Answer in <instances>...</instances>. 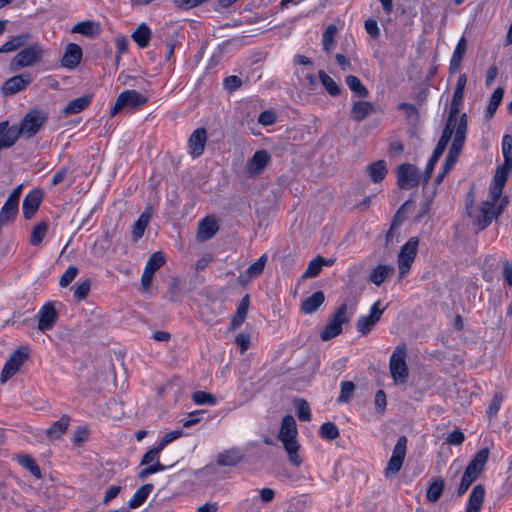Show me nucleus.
Returning a JSON list of instances; mask_svg holds the SVG:
<instances>
[{"label":"nucleus","mask_w":512,"mask_h":512,"mask_svg":"<svg viewBox=\"0 0 512 512\" xmlns=\"http://www.w3.org/2000/svg\"><path fill=\"white\" fill-rule=\"evenodd\" d=\"M485 498V486L477 484L473 487L465 508V512H480Z\"/></svg>","instance_id":"obj_22"},{"label":"nucleus","mask_w":512,"mask_h":512,"mask_svg":"<svg viewBox=\"0 0 512 512\" xmlns=\"http://www.w3.org/2000/svg\"><path fill=\"white\" fill-rule=\"evenodd\" d=\"M406 355V346L403 344L398 345L390 357V373L396 384H403L408 378V366L405 361Z\"/></svg>","instance_id":"obj_7"},{"label":"nucleus","mask_w":512,"mask_h":512,"mask_svg":"<svg viewBox=\"0 0 512 512\" xmlns=\"http://www.w3.org/2000/svg\"><path fill=\"white\" fill-rule=\"evenodd\" d=\"M396 176L398 187L404 190L417 187L421 181L418 168L410 163L400 164L396 169Z\"/></svg>","instance_id":"obj_9"},{"label":"nucleus","mask_w":512,"mask_h":512,"mask_svg":"<svg viewBox=\"0 0 512 512\" xmlns=\"http://www.w3.org/2000/svg\"><path fill=\"white\" fill-rule=\"evenodd\" d=\"M503 399H504V396L500 392H498L494 395V397L489 405V408L487 410V415L489 418L496 417V415L501 407V404L503 402Z\"/></svg>","instance_id":"obj_57"},{"label":"nucleus","mask_w":512,"mask_h":512,"mask_svg":"<svg viewBox=\"0 0 512 512\" xmlns=\"http://www.w3.org/2000/svg\"><path fill=\"white\" fill-rule=\"evenodd\" d=\"M72 32L91 37V36L99 34L100 25H99V23H97L95 21H91V20L83 21V22L77 23L72 28Z\"/></svg>","instance_id":"obj_38"},{"label":"nucleus","mask_w":512,"mask_h":512,"mask_svg":"<svg viewBox=\"0 0 512 512\" xmlns=\"http://www.w3.org/2000/svg\"><path fill=\"white\" fill-rule=\"evenodd\" d=\"M492 198L483 201L478 208H473L472 203L466 205L468 217L472 220L473 225L477 226L478 230H484L488 227L492 220L495 218V204Z\"/></svg>","instance_id":"obj_4"},{"label":"nucleus","mask_w":512,"mask_h":512,"mask_svg":"<svg viewBox=\"0 0 512 512\" xmlns=\"http://www.w3.org/2000/svg\"><path fill=\"white\" fill-rule=\"evenodd\" d=\"M209 0H173L175 6L182 10H190L194 7L200 6Z\"/></svg>","instance_id":"obj_59"},{"label":"nucleus","mask_w":512,"mask_h":512,"mask_svg":"<svg viewBox=\"0 0 512 512\" xmlns=\"http://www.w3.org/2000/svg\"><path fill=\"white\" fill-rule=\"evenodd\" d=\"M467 134V115L464 114L461 117L459 126L457 127L456 134L453 138L451 147L449 149L448 155L445 159V162L442 166V171L444 173H449L454 165L456 164L458 157L463 149L465 139Z\"/></svg>","instance_id":"obj_3"},{"label":"nucleus","mask_w":512,"mask_h":512,"mask_svg":"<svg viewBox=\"0 0 512 512\" xmlns=\"http://www.w3.org/2000/svg\"><path fill=\"white\" fill-rule=\"evenodd\" d=\"M466 82H467L466 74H461L458 78V81H457V84H456V87H455V90H454V93L452 96L450 108L460 110V107H461V104L463 101V97H464V89L466 86Z\"/></svg>","instance_id":"obj_37"},{"label":"nucleus","mask_w":512,"mask_h":512,"mask_svg":"<svg viewBox=\"0 0 512 512\" xmlns=\"http://www.w3.org/2000/svg\"><path fill=\"white\" fill-rule=\"evenodd\" d=\"M346 85L359 98H367L369 96L368 89L362 84L360 79L354 75H348L345 78Z\"/></svg>","instance_id":"obj_40"},{"label":"nucleus","mask_w":512,"mask_h":512,"mask_svg":"<svg viewBox=\"0 0 512 512\" xmlns=\"http://www.w3.org/2000/svg\"><path fill=\"white\" fill-rule=\"evenodd\" d=\"M242 460V454L237 448L224 450L217 456L218 466H235Z\"/></svg>","instance_id":"obj_31"},{"label":"nucleus","mask_w":512,"mask_h":512,"mask_svg":"<svg viewBox=\"0 0 512 512\" xmlns=\"http://www.w3.org/2000/svg\"><path fill=\"white\" fill-rule=\"evenodd\" d=\"M250 304V297L246 294L240 301L236 313L231 320V329L238 328L246 319Z\"/></svg>","instance_id":"obj_34"},{"label":"nucleus","mask_w":512,"mask_h":512,"mask_svg":"<svg viewBox=\"0 0 512 512\" xmlns=\"http://www.w3.org/2000/svg\"><path fill=\"white\" fill-rule=\"evenodd\" d=\"M325 296L322 291L314 292L310 297L303 300L301 310L305 314L314 313L324 302Z\"/></svg>","instance_id":"obj_33"},{"label":"nucleus","mask_w":512,"mask_h":512,"mask_svg":"<svg viewBox=\"0 0 512 512\" xmlns=\"http://www.w3.org/2000/svg\"><path fill=\"white\" fill-rule=\"evenodd\" d=\"M503 95H504L503 88L498 87L497 89L494 90L493 94L490 97V100H489V103H488V106L486 109L485 117L487 119H491L494 116L497 108L499 107V105L502 101Z\"/></svg>","instance_id":"obj_46"},{"label":"nucleus","mask_w":512,"mask_h":512,"mask_svg":"<svg viewBox=\"0 0 512 512\" xmlns=\"http://www.w3.org/2000/svg\"><path fill=\"white\" fill-rule=\"evenodd\" d=\"M502 154L503 164L505 166H512V136L509 134L504 135L502 139Z\"/></svg>","instance_id":"obj_52"},{"label":"nucleus","mask_w":512,"mask_h":512,"mask_svg":"<svg viewBox=\"0 0 512 512\" xmlns=\"http://www.w3.org/2000/svg\"><path fill=\"white\" fill-rule=\"evenodd\" d=\"M419 246V238L411 237L400 249L397 256V263L399 269V281L406 278L409 270L416 258Z\"/></svg>","instance_id":"obj_5"},{"label":"nucleus","mask_w":512,"mask_h":512,"mask_svg":"<svg viewBox=\"0 0 512 512\" xmlns=\"http://www.w3.org/2000/svg\"><path fill=\"white\" fill-rule=\"evenodd\" d=\"M445 487L443 478L437 477L428 487L426 492V498L428 502L435 503L441 497Z\"/></svg>","instance_id":"obj_41"},{"label":"nucleus","mask_w":512,"mask_h":512,"mask_svg":"<svg viewBox=\"0 0 512 512\" xmlns=\"http://www.w3.org/2000/svg\"><path fill=\"white\" fill-rule=\"evenodd\" d=\"M58 320V313L55 309L54 302L45 303L37 314V329L40 332L51 330Z\"/></svg>","instance_id":"obj_14"},{"label":"nucleus","mask_w":512,"mask_h":512,"mask_svg":"<svg viewBox=\"0 0 512 512\" xmlns=\"http://www.w3.org/2000/svg\"><path fill=\"white\" fill-rule=\"evenodd\" d=\"M32 82L30 73H22L7 79L2 84V94L5 96L14 95L23 91Z\"/></svg>","instance_id":"obj_16"},{"label":"nucleus","mask_w":512,"mask_h":512,"mask_svg":"<svg viewBox=\"0 0 512 512\" xmlns=\"http://www.w3.org/2000/svg\"><path fill=\"white\" fill-rule=\"evenodd\" d=\"M151 218V213L148 210H145L137 219L132 227V235L134 240H138L144 234L146 227L149 224Z\"/></svg>","instance_id":"obj_43"},{"label":"nucleus","mask_w":512,"mask_h":512,"mask_svg":"<svg viewBox=\"0 0 512 512\" xmlns=\"http://www.w3.org/2000/svg\"><path fill=\"white\" fill-rule=\"evenodd\" d=\"M271 156L266 150H258L247 162V172L250 176H256L262 173L266 165L270 162Z\"/></svg>","instance_id":"obj_19"},{"label":"nucleus","mask_w":512,"mask_h":512,"mask_svg":"<svg viewBox=\"0 0 512 512\" xmlns=\"http://www.w3.org/2000/svg\"><path fill=\"white\" fill-rule=\"evenodd\" d=\"M467 50V40L464 36L458 41L450 60L449 71L455 73L459 70L463 57Z\"/></svg>","instance_id":"obj_27"},{"label":"nucleus","mask_w":512,"mask_h":512,"mask_svg":"<svg viewBox=\"0 0 512 512\" xmlns=\"http://www.w3.org/2000/svg\"><path fill=\"white\" fill-rule=\"evenodd\" d=\"M464 114L465 113L460 114V110L458 109L449 108L448 117L441 136L451 140L453 134H456L457 127L459 126L461 117Z\"/></svg>","instance_id":"obj_26"},{"label":"nucleus","mask_w":512,"mask_h":512,"mask_svg":"<svg viewBox=\"0 0 512 512\" xmlns=\"http://www.w3.org/2000/svg\"><path fill=\"white\" fill-rule=\"evenodd\" d=\"M147 103V98L135 90H126L120 93L114 106L111 108L110 115L114 117L123 108H137Z\"/></svg>","instance_id":"obj_11"},{"label":"nucleus","mask_w":512,"mask_h":512,"mask_svg":"<svg viewBox=\"0 0 512 512\" xmlns=\"http://www.w3.org/2000/svg\"><path fill=\"white\" fill-rule=\"evenodd\" d=\"M512 171V166H505L502 164L498 166L494 177L493 184L489 190V198H492L494 201H498L503 193V188L507 182L508 175Z\"/></svg>","instance_id":"obj_15"},{"label":"nucleus","mask_w":512,"mask_h":512,"mask_svg":"<svg viewBox=\"0 0 512 512\" xmlns=\"http://www.w3.org/2000/svg\"><path fill=\"white\" fill-rule=\"evenodd\" d=\"M465 440L464 433L459 430L455 429L451 433L448 434L446 438V442L451 445L459 446L461 445Z\"/></svg>","instance_id":"obj_62"},{"label":"nucleus","mask_w":512,"mask_h":512,"mask_svg":"<svg viewBox=\"0 0 512 512\" xmlns=\"http://www.w3.org/2000/svg\"><path fill=\"white\" fill-rule=\"evenodd\" d=\"M43 198V193L41 190L35 189L30 191L23 200V216L25 219H31L41 204Z\"/></svg>","instance_id":"obj_18"},{"label":"nucleus","mask_w":512,"mask_h":512,"mask_svg":"<svg viewBox=\"0 0 512 512\" xmlns=\"http://www.w3.org/2000/svg\"><path fill=\"white\" fill-rule=\"evenodd\" d=\"M407 449V438L401 436L398 438L389 459L387 466L384 470L385 477L389 478L396 475L402 468Z\"/></svg>","instance_id":"obj_10"},{"label":"nucleus","mask_w":512,"mask_h":512,"mask_svg":"<svg viewBox=\"0 0 512 512\" xmlns=\"http://www.w3.org/2000/svg\"><path fill=\"white\" fill-rule=\"evenodd\" d=\"M192 400L198 405H215L217 403L216 397L205 391H196L192 394Z\"/></svg>","instance_id":"obj_55"},{"label":"nucleus","mask_w":512,"mask_h":512,"mask_svg":"<svg viewBox=\"0 0 512 512\" xmlns=\"http://www.w3.org/2000/svg\"><path fill=\"white\" fill-rule=\"evenodd\" d=\"M381 302L376 301L371 309L368 316H362L356 323L357 331L362 335H367L373 329V327L380 321L381 316L384 312V308H380Z\"/></svg>","instance_id":"obj_13"},{"label":"nucleus","mask_w":512,"mask_h":512,"mask_svg":"<svg viewBox=\"0 0 512 512\" xmlns=\"http://www.w3.org/2000/svg\"><path fill=\"white\" fill-rule=\"evenodd\" d=\"M20 134L22 130L19 126H8V121H2V148L11 147Z\"/></svg>","instance_id":"obj_28"},{"label":"nucleus","mask_w":512,"mask_h":512,"mask_svg":"<svg viewBox=\"0 0 512 512\" xmlns=\"http://www.w3.org/2000/svg\"><path fill=\"white\" fill-rule=\"evenodd\" d=\"M354 390L355 385L353 382L343 381L341 383V391L337 401L339 403H348L352 399Z\"/></svg>","instance_id":"obj_54"},{"label":"nucleus","mask_w":512,"mask_h":512,"mask_svg":"<svg viewBox=\"0 0 512 512\" xmlns=\"http://www.w3.org/2000/svg\"><path fill=\"white\" fill-rule=\"evenodd\" d=\"M218 229L219 226L215 218L207 216L199 223L197 239L202 242L207 241L217 233Z\"/></svg>","instance_id":"obj_24"},{"label":"nucleus","mask_w":512,"mask_h":512,"mask_svg":"<svg viewBox=\"0 0 512 512\" xmlns=\"http://www.w3.org/2000/svg\"><path fill=\"white\" fill-rule=\"evenodd\" d=\"M90 287L91 284L89 280H85L82 283L78 284L74 289V298L77 301L85 299L90 292Z\"/></svg>","instance_id":"obj_58"},{"label":"nucleus","mask_w":512,"mask_h":512,"mask_svg":"<svg viewBox=\"0 0 512 512\" xmlns=\"http://www.w3.org/2000/svg\"><path fill=\"white\" fill-rule=\"evenodd\" d=\"M30 349L26 345L19 346L7 359L2 368V384L12 378L29 359Z\"/></svg>","instance_id":"obj_8"},{"label":"nucleus","mask_w":512,"mask_h":512,"mask_svg":"<svg viewBox=\"0 0 512 512\" xmlns=\"http://www.w3.org/2000/svg\"><path fill=\"white\" fill-rule=\"evenodd\" d=\"M298 418L302 421H310L311 413L307 401L301 399L297 406Z\"/></svg>","instance_id":"obj_61"},{"label":"nucleus","mask_w":512,"mask_h":512,"mask_svg":"<svg viewBox=\"0 0 512 512\" xmlns=\"http://www.w3.org/2000/svg\"><path fill=\"white\" fill-rule=\"evenodd\" d=\"M183 435V431L182 430H174V431H170L168 433H166L159 441V445L164 449V447L166 445H168L169 443H171L172 441L178 439L179 437H181Z\"/></svg>","instance_id":"obj_64"},{"label":"nucleus","mask_w":512,"mask_h":512,"mask_svg":"<svg viewBox=\"0 0 512 512\" xmlns=\"http://www.w3.org/2000/svg\"><path fill=\"white\" fill-rule=\"evenodd\" d=\"M70 417L63 415L59 420L52 423V425L46 430V435L50 440L59 439L68 428Z\"/></svg>","instance_id":"obj_32"},{"label":"nucleus","mask_w":512,"mask_h":512,"mask_svg":"<svg viewBox=\"0 0 512 512\" xmlns=\"http://www.w3.org/2000/svg\"><path fill=\"white\" fill-rule=\"evenodd\" d=\"M164 263L165 256L161 251H158L150 256L144 269L154 274Z\"/></svg>","instance_id":"obj_50"},{"label":"nucleus","mask_w":512,"mask_h":512,"mask_svg":"<svg viewBox=\"0 0 512 512\" xmlns=\"http://www.w3.org/2000/svg\"><path fill=\"white\" fill-rule=\"evenodd\" d=\"M318 75L323 87L332 97L341 94V87L325 71L320 70Z\"/></svg>","instance_id":"obj_44"},{"label":"nucleus","mask_w":512,"mask_h":512,"mask_svg":"<svg viewBox=\"0 0 512 512\" xmlns=\"http://www.w3.org/2000/svg\"><path fill=\"white\" fill-rule=\"evenodd\" d=\"M339 429L333 422H325L319 429V435L322 439L332 441L339 437Z\"/></svg>","instance_id":"obj_48"},{"label":"nucleus","mask_w":512,"mask_h":512,"mask_svg":"<svg viewBox=\"0 0 512 512\" xmlns=\"http://www.w3.org/2000/svg\"><path fill=\"white\" fill-rule=\"evenodd\" d=\"M164 469H165V466L163 464H161L159 461H156L155 464L150 465V466L142 469L139 472L138 476H139L140 479L144 480L149 475L154 474V473L159 472V471H163Z\"/></svg>","instance_id":"obj_63"},{"label":"nucleus","mask_w":512,"mask_h":512,"mask_svg":"<svg viewBox=\"0 0 512 512\" xmlns=\"http://www.w3.org/2000/svg\"><path fill=\"white\" fill-rule=\"evenodd\" d=\"M207 141V131L205 128L196 129L188 139L190 153L194 158L201 156L204 153Z\"/></svg>","instance_id":"obj_20"},{"label":"nucleus","mask_w":512,"mask_h":512,"mask_svg":"<svg viewBox=\"0 0 512 512\" xmlns=\"http://www.w3.org/2000/svg\"><path fill=\"white\" fill-rule=\"evenodd\" d=\"M78 268L76 266H69L59 279L61 287H67L77 276Z\"/></svg>","instance_id":"obj_56"},{"label":"nucleus","mask_w":512,"mask_h":512,"mask_svg":"<svg viewBox=\"0 0 512 512\" xmlns=\"http://www.w3.org/2000/svg\"><path fill=\"white\" fill-rule=\"evenodd\" d=\"M45 49L39 42L26 45L12 58L9 63V70L16 72L22 68L31 67L42 61Z\"/></svg>","instance_id":"obj_2"},{"label":"nucleus","mask_w":512,"mask_h":512,"mask_svg":"<svg viewBox=\"0 0 512 512\" xmlns=\"http://www.w3.org/2000/svg\"><path fill=\"white\" fill-rule=\"evenodd\" d=\"M163 448L157 444L156 447L148 450L142 457L141 465H147L156 460Z\"/></svg>","instance_id":"obj_60"},{"label":"nucleus","mask_w":512,"mask_h":512,"mask_svg":"<svg viewBox=\"0 0 512 512\" xmlns=\"http://www.w3.org/2000/svg\"><path fill=\"white\" fill-rule=\"evenodd\" d=\"M324 263H325V258H323L321 256H317L316 258L312 259L309 262L308 267L303 274V278L317 277L320 274V272L324 266Z\"/></svg>","instance_id":"obj_47"},{"label":"nucleus","mask_w":512,"mask_h":512,"mask_svg":"<svg viewBox=\"0 0 512 512\" xmlns=\"http://www.w3.org/2000/svg\"><path fill=\"white\" fill-rule=\"evenodd\" d=\"M267 255L263 254L257 261L252 263L247 269V274L249 276H252L253 278L259 277L265 268V265L267 263Z\"/></svg>","instance_id":"obj_53"},{"label":"nucleus","mask_w":512,"mask_h":512,"mask_svg":"<svg viewBox=\"0 0 512 512\" xmlns=\"http://www.w3.org/2000/svg\"><path fill=\"white\" fill-rule=\"evenodd\" d=\"M338 33V27L334 24H330L326 27L322 35L323 50L326 53H330L335 43V36Z\"/></svg>","instance_id":"obj_45"},{"label":"nucleus","mask_w":512,"mask_h":512,"mask_svg":"<svg viewBox=\"0 0 512 512\" xmlns=\"http://www.w3.org/2000/svg\"><path fill=\"white\" fill-rule=\"evenodd\" d=\"M19 463L37 479L41 478V470L35 460L29 455L19 456Z\"/></svg>","instance_id":"obj_51"},{"label":"nucleus","mask_w":512,"mask_h":512,"mask_svg":"<svg viewBox=\"0 0 512 512\" xmlns=\"http://www.w3.org/2000/svg\"><path fill=\"white\" fill-rule=\"evenodd\" d=\"M91 101V95H84L82 97L75 98L65 106L63 109V114L68 116L80 113L90 105Z\"/></svg>","instance_id":"obj_30"},{"label":"nucleus","mask_w":512,"mask_h":512,"mask_svg":"<svg viewBox=\"0 0 512 512\" xmlns=\"http://www.w3.org/2000/svg\"><path fill=\"white\" fill-rule=\"evenodd\" d=\"M46 119V115L40 110H32L28 112L22 119L19 126L22 130V134L27 137L34 136L45 123Z\"/></svg>","instance_id":"obj_12"},{"label":"nucleus","mask_w":512,"mask_h":512,"mask_svg":"<svg viewBox=\"0 0 512 512\" xmlns=\"http://www.w3.org/2000/svg\"><path fill=\"white\" fill-rule=\"evenodd\" d=\"M82 59V49L75 43L66 46L65 53L61 59V65L68 69L76 68Z\"/></svg>","instance_id":"obj_21"},{"label":"nucleus","mask_w":512,"mask_h":512,"mask_svg":"<svg viewBox=\"0 0 512 512\" xmlns=\"http://www.w3.org/2000/svg\"><path fill=\"white\" fill-rule=\"evenodd\" d=\"M151 29L146 23H141L132 33L131 37L140 48H146L151 39Z\"/></svg>","instance_id":"obj_35"},{"label":"nucleus","mask_w":512,"mask_h":512,"mask_svg":"<svg viewBox=\"0 0 512 512\" xmlns=\"http://www.w3.org/2000/svg\"><path fill=\"white\" fill-rule=\"evenodd\" d=\"M394 271L395 269L393 266L380 264L370 273L369 281L380 286L394 273Z\"/></svg>","instance_id":"obj_29"},{"label":"nucleus","mask_w":512,"mask_h":512,"mask_svg":"<svg viewBox=\"0 0 512 512\" xmlns=\"http://www.w3.org/2000/svg\"><path fill=\"white\" fill-rule=\"evenodd\" d=\"M153 488V484H145L140 487L129 500L128 506L132 509L141 506L146 501Z\"/></svg>","instance_id":"obj_39"},{"label":"nucleus","mask_w":512,"mask_h":512,"mask_svg":"<svg viewBox=\"0 0 512 512\" xmlns=\"http://www.w3.org/2000/svg\"><path fill=\"white\" fill-rule=\"evenodd\" d=\"M32 38L31 33L21 32L18 35L12 36L4 44H2V53H9L22 50L26 45L30 43Z\"/></svg>","instance_id":"obj_23"},{"label":"nucleus","mask_w":512,"mask_h":512,"mask_svg":"<svg viewBox=\"0 0 512 512\" xmlns=\"http://www.w3.org/2000/svg\"><path fill=\"white\" fill-rule=\"evenodd\" d=\"M367 173L374 183L381 182L387 174V167L385 161L378 160L376 162L371 163L370 165L367 166Z\"/></svg>","instance_id":"obj_36"},{"label":"nucleus","mask_w":512,"mask_h":512,"mask_svg":"<svg viewBox=\"0 0 512 512\" xmlns=\"http://www.w3.org/2000/svg\"><path fill=\"white\" fill-rule=\"evenodd\" d=\"M47 230L48 227L45 222H40L35 225L30 235V244L33 246L39 245L46 236Z\"/></svg>","instance_id":"obj_49"},{"label":"nucleus","mask_w":512,"mask_h":512,"mask_svg":"<svg viewBox=\"0 0 512 512\" xmlns=\"http://www.w3.org/2000/svg\"><path fill=\"white\" fill-rule=\"evenodd\" d=\"M375 113V107L368 101H356L353 103L350 110V118L353 121L361 122L368 115Z\"/></svg>","instance_id":"obj_25"},{"label":"nucleus","mask_w":512,"mask_h":512,"mask_svg":"<svg viewBox=\"0 0 512 512\" xmlns=\"http://www.w3.org/2000/svg\"><path fill=\"white\" fill-rule=\"evenodd\" d=\"M297 433V426L294 417L291 415L284 416L281 422L278 439L283 443L290 462L295 466H300L302 459L298 455L300 446L296 440Z\"/></svg>","instance_id":"obj_1"},{"label":"nucleus","mask_w":512,"mask_h":512,"mask_svg":"<svg viewBox=\"0 0 512 512\" xmlns=\"http://www.w3.org/2000/svg\"><path fill=\"white\" fill-rule=\"evenodd\" d=\"M19 203L8 198L2 206V225L12 222L18 214Z\"/></svg>","instance_id":"obj_42"},{"label":"nucleus","mask_w":512,"mask_h":512,"mask_svg":"<svg viewBox=\"0 0 512 512\" xmlns=\"http://www.w3.org/2000/svg\"><path fill=\"white\" fill-rule=\"evenodd\" d=\"M347 304H341L334 312L328 323L323 327L320 332V338L323 341H328L335 338L342 333V325L348 323L350 317L347 313Z\"/></svg>","instance_id":"obj_6"},{"label":"nucleus","mask_w":512,"mask_h":512,"mask_svg":"<svg viewBox=\"0 0 512 512\" xmlns=\"http://www.w3.org/2000/svg\"><path fill=\"white\" fill-rule=\"evenodd\" d=\"M489 458V450L488 448H483L480 451L476 453V455L473 457V459L468 463L464 474L471 478L472 480L476 481V479L479 477V475L484 470V467L488 461Z\"/></svg>","instance_id":"obj_17"}]
</instances>
